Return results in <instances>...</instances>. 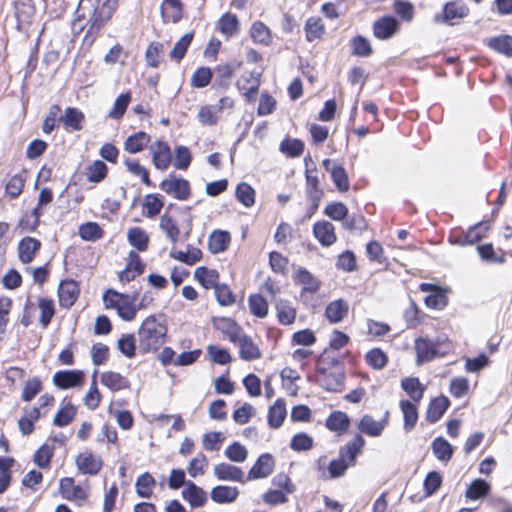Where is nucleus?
Masks as SVG:
<instances>
[{
    "mask_svg": "<svg viewBox=\"0 0 512 512\" xmlns=\"http://www.w3.org/2000/svg\"><path fill=\"white\" fill-rule=\"evenodd\" d=\"M118 6V0H80L76 10V26L81 20H87L81 30H86L84 41L92 44L101 28L112 17Z\"/></svg>",
    "mask_w": 512,
    "mask_h": 512,
    "instance_id": "nucleus-1",
    "label": "nucleus"
},
{
    "mask_svg": "<svg viewBox=\"0 0 512 512\" xmlns=\"http://www.w3.org/2000/svg\"><path fill=\"white\" fill-rule=\"evenodd\" d=\"M138 348L143 354L158 350L167 335V326L155 315L147 317L138 329Z\"/></svg>",
    "mask_w": 512,
    "mask_h": 512,
    "instance_id": "nucleus-2",
    "label": "nucleus"
},
{
    "mask_svg": "<svg viewBox=\"0 0 512 512\" xmlns=\"http://www.w3.org/2000/svg\"><path fill=\"white\" fill-rule=\"evenodd\" d=\"M226 337L239 349L241 359L252 361L261 357L259 347L253 342L251 337L246 335L243 329L230 318H226Z\"/></svg>",
    "mask_w": 512,
    "mask_h": 512,
    "instance_id": "nucleus-3",
    "label": "nucleus"
},
{
    "mask_svg": "<svg viewBox=\"0 0 512 512\" xmlns=\"http://www.w3.org/2000/svg\"><path fill=\"white\" fill-rule=\"evenodd\" d=\"M106 308H114L118 316L124 321H132L137 314V307L133 303V296H126L115 290L108 289L103 294Z\"/></svg>",
    "mask_w": 512,
    "mask_h": 512,
    "instance_id": "nucleus-4",
    "label": "nucleus"
},
{
    "mask_svg": "<svg viewBox=\"0 0 512 512\" xmlns=\"http://www.w3.org/2000/svg\"><path fill=\"white\" fill-rule=\"evenodd\" d=\"M194 278L206 289L212 288L214 297L220 306H224V284L219 283L220 274L215 269L205 266L196 268Z\"/></svg>",
    "mask_w": 512,
    "mask_h": 512,
    "instance_id": "nucleus-5",
    "label": "nucleus"
},
{
    "mask_svg": "<svg viewBox=\"0 0 512 512\" xmlns=\"http://www.w3.org/2000/svg\"><path fill=\"white\" fill-rule=\"evenodd\" d=\"M160 189L179 200H186L190 195L189 182L183 178H176L173 173L161 182Z\"/></svg>",
    "mask_w": 512,
    "mask_h": 512,
    "instance_id": "nucleus-6",
    "label": "nucleus"
},
{
    "mask_svg": "<svg viewBox=\"0 0 512 512\" xmlns=\"http://www.w3.org/2000/svg\"><path fill=\"white\" fill-rule=\"evenodd\" d=\"M317 373L321 376L318 383L330 392L341 391L344 384V373L340 370L329 372L325 367L318 366Z\"/></svg>",
    "mask_w": 512,
    "mask_h": 512,
    "instance_id": "nucleus-7",
    "label": "nucleus"
},
{
    "mask_svg": "<svg viewBox=\"0 0 512 512\" xmlns=\"http://www.w3.org/2000/svg\"><path fill=\"white\" fill-rule=\"evenodd\" d=\"M469 14V8L462 3L455 1L447 2L443 7L442 14L435 15L436 22H444L452 25L453 19H463Z\"/></svg>",
    "mask_w": 512,
    "mask_h": 512,
    "instance_id": "nucleus-8",
    "label": "nucleus"
},
{
    "mask_svg": "<svg viewBox=\"0 0 512 512\" xmlns=\"http://www.w3.org/2000/svg\"><path fill=\"white\" fill-rule=\"evenodd\" d=\"M58 122L62 124L67 131H80L85 123L84 113L76 107H67L64 113L58 118Z\"/></svg>",
    "mask_w": 512,
    "mask_h": 512,
    "instance_id": "nucleus-9",
    "label": "nucleus"
},
{
    "mask_svg": "<svg viewBox=\"0 0 512 512\" xmlns=\"http://www.w3.org/2000/svg\"><path fill=\"white\" fill-rule=\"evenodd\" d=\"M274 459L269 453L260 455L248 472L246 480H257L268 477L274 469Z\"/></svg>",
    "mask_w": 512,
    "mask_h": 512,
    "instance_id": "nucleus-10",
    "label": "nucleus"
},
{
    "mask_svg": "<svg viewBox=\"0 0 512 512\" xmlns=\"http://www.w3.org/2000/svg\"><path fill=\"white\" fill-rule=\"evenodd\" d=\"M399 29V22L393 16H384L373 24V34L377 39L388 40Z\"/></svg>",
    "mask_w": 512,
    "mask_h": 512,
    "instance_id": "nucleus-11",
    "label": "nucleus"
},
{
    "mask_svg": "<svg viewBox=\"0 0 512 512\" xmlns=\"http://www.w3.org/2000/svg\"><path fill=\"white\" fill-rule=\"evenodd\" d=\"M78 470L83 474L97 475L103 465L102 459L89 451L80 453L76 458Z\"/></svg>",
    "mask_w": 512,
    "mask_h": 512,
    "instance_id": "nucleus-12",
    "label": "nucleus"
},
{
    "mask_svg": "<svg viewBox=\"0 0 512 512\" xmlns=\"http://www.w3.org/2000/svg\"><path fill=\"white\" fill-rule=\"evenodd\" d=\"M152 161L159 170H166L171 163V151L169 145L164 141H156L150 146Z\"/></svg>",
    "mask_w": 512,
    "mask_h": 512,
    "instance_id": "nucleus-13",
    "label": "nucleus"
},
{
    "mask_svg": "<svg viewBox=\"0 0 512 512\" xmlns=\"http://www.w3.org/2000/svg\"><path fill=\"white\" fill-rule=\"evenodd\" d=\"M79 295V287L76 281L66 279L60 282L58 287L59 303L62 307L70 308Z\"/></svg>",
    "mask_w": 512,
    "mask_h": 512,
    "instance_id": "nucleus-14",
    "label": "nucleus"
},
{
    "mask_svg": "<svg viewBox=\"0 0 512 512\" xmlns=\"http://www.w3.org/2000/svg\"><path fill=\"white\" fill-rule=\"evenodd\" d=\"M84 374L80 370L58 371L53 376V383L61 389H68L82 384Z\"/></svg>",
    "mask_w": 512,
    "mask_h": 512,
    "instance_id": "nucleus-15",
    "label": "nucleus"
},
{
    "mask_svg": "<svg viewBox=\"0 0 512 512\" xmlns=\"http://www.w3.org/2000/svg\"><path fill=\"white\" fill-rule=\"evenodd\" d=\"M313 234L320 244L325 247L333 245L337 240L335 227L329 221L316 222L313 225Z\"/></svg>",
    "mask_w": 512,
    "mask_h": 512,
    "instance_id": "nucleus-16",
    "label": "nucleus"
},
{
    "mask_svg": "<svg viewBox=\"0 0 512 512\" xmlns=\"http://www.w3.org/2000/svg\"><path fill=\"white\" fill-rule=\"evenodd\" d=\"M41 245V242L36 238L29 236L22 238L18 244L19 260L24 264L31 263Z\"/></svg>",
    "mask_w": 512,
    "mask_h": 512,
    "instance_id": "nucleus-17",
    "label": "nucleus"
},
{
    "mask_svg": "<svg viewBox=\"0 0 512 512\" xmlns=\"http://www.w3.org/2000/svg\"><path fill=\"white\" fill-rule=\"evenodd\" d=\"M388 423V412L382 421H376L371 415H364L359 424L358 429L361 433H364L371 437H378L382 434L385 426Z\"/></svg>",
    "mask_w": 512,
    "mask_h": 512,
    "instance_id": "nucleus-18",
    "label": "nucleus"
},
{
    "mask_svg": "<svg viewBox=\"0 0 512 512\" xmlns=\"http://www.w3.org/2000/svg\"><path fill=\"white\" fill-rule=\"evenodd\" d=\"M415 350L417 353V364L429 362L438 355L437 343L424 337H419L415 340Z\"/></svg>",
    "mask_w": 512,
    "mask_h": 512,
    "instance_id": "nucleus-19",
    "label": "nucleus"
},
{
    "mask_svg": "<svg viewBox=\"0 0 512 512\" xmlns=\"http://www.w3.org/2000/svg\"><path fill=\"white\" fill-rule=\"evenodd\" d=\"M183 14V4L180 0H163L161 4V16L164 23L171 21L178 23Z\"/></svg>",
    "mask_w": 512,
    "mask_h": 512,
    "instance_id": "nucleus-20",
    "label": "nucleus"
},
{
    "mask_svg": "<svg viewBox=\"0 0 512 512\" xmlns=\"http://www.w3.org/2000/svg\"><path fill=\"white\" fill-rule=\"evenodd\" d=\"M450 405V401L446 396H439L432 399L428 405L426 412V420L429 423L438 422Z\"/></svg>",
    "mask_w": 512,
    "mask_h": 512,
    "instance_id": "nucleus-21",
    "label": "nucleus"
},
{
    "mask_svg": "<svg viewBox=\"0 0 512 512\" xmlns=\"http://www.w3.org/2000/svg\"><path fill=\"white\" fill-rule=\"evenodd\" d=\"M60 491L62 496L67 500H86L88 497L85 490L79 485H74L73 478L69 477L61 479Z\"/></svg>",
    "mask_w": 512,
    "mask_h": 512,
    "instance_id": "nucleus-22",
    "label": "nucleus"
},
{
    "mask_svg": "<svg viewBox=\"0 0 512 512\" xmlns=\"http://www.w3.org/2000/svg\"><path fill=\"white\" fill-rule=\"evenodd\" d=\"M238 90L247 98L248 101L255 99L258 93L259 80L250 73L243 74L237 80Z\"/></svg>",
    "mask_w": 512,
    "mask_h": 512,
    "instance_id": "nucleus-23",
    "label": "nucleus"
},
{
    "mask_svg": "<svg viewBox=\"0 0 512 512\" xmlns=\"http://www.w3.org/2000/svg\"><path fill=\"white\" fill-rule=\"evenodd\" d=\"M101 383L113 392L128 389L129 380L118 372L107 371L101 374Z\"/></svg>",
    "mask_w": 512,
    "mask_h": 512,
    "instance_id": "nucleus-24",
    "label": "nucleus"
},
{
    "mask_svg": "<svg viewBox=\"0 0 512 512\" xmlns=\"http://www.w3.org/2000/svg\"><path fill=\"white\" fill-rule=\"evenodd\" d=\"M349 306L343 299L329 303L325 309V316L330 323H338L348 314Z\"/></svg>",
    "mask_w": 512,
    "mask_h": 512,
    "instance_id": "nucleus-25",
    "label": "nucleus"
},
{
    "mask_svg": "<svg viewBox=\"0 0 512 512\" xmlns=\"http://www.w3.org/2000/svg\"><path fill=\"white\" fill-rule=\"evenodd\" d=\"M150 139H151L150 135L147 134L146 132L140 131V132L134 133V134L130 135L125 140L124 149L128 153H132V154L139 153L150 142Z\"/></svg>",
    "mask_w": 512,
    "mask_h": 512,
    "instance_id": "nucleus-26",
    "label": "nucleus"
},
{
    "mask_svg": "<svg viewBox=\"0 0 512 512\" xmlns=\"http://www.w3.org/2000/svg\"><path fill=\"white\" fill-rule=\"evenodd\" d=\"M401 387L410 396V398L413 400V403H419L423 398L425 387L421 384L418 378H404L401 381Z\"/></svg>",
    "mask_w": 512,
    "mask_h": 512,
    "instance_id": "nucleus-27",
    "label": "nucleus"
},
{
    "mask_svg": "<svg viewBox=\"0 0 512 512\" xmlns=\"http://www.w3.org/2000/svg\"><path fill=\"white\" fill-rule=\"evenodd\" d=\"M400 408L404 417L403 428L406 432H410L415 427L418 420V411L416 403H413L408 400H401Z\"/></svg>",
    "mask_w": 512,
    "mask_h": 512,
    "instance_id": "nucleus-28",
    "label": "nucleus"
},
{
    "mask_svg": "<svg viewBox=\"0 0 512 512\" xmlns=\"http://www.w3.org/2000/svg\"><path fill=\"white\" fill-rule=\"evenodd\" d=\"M182 495L192 507L202 506L207 499L206 493L191 481L186 483V488L182 491Z\"/></svg>",
    "mask_w": 512,
    "mask_h": 512,
    "instance_id": "nucleus-29",
    "label": "nucleus"
},
{
    "mask_svg": "<svg viewBox=\"0 0 512 512\" xmlns=\"http://www.w3.org/2000/svg\"><path fill=\"white\" fill-rule=\"evenodd\" d=\"M486 44L497 53L512 57V36L499 35L492 37L487 40Z\"/></svg>",
    "mask_w": 512,
    "mask_h": 512,
    "instance_id": "nucleus-30",
    "label": "nucleus"
},
{
    "mask_svg": "<svg viewBox=\"0 0 512 512\" xmlns=\"http://www.w3.org/2000/svg\"><path fill=\"white\" fill-rule=\"evenodd\" d=\"M286 417V406L283 399H277L268 412V424L272 428H279Z\"/></svg>",
    "mask_w": 512,
    "mask_h": 512,
    "instance_id": "nucleus-31",
    "label": "nucleus"
},
{
    "mask_svg": "<svg viewBox=\"0 0 512 512\" xmlns=\"http://www.w3.org/2000/svg\"><path fill=\"white\" fill-rule=\"evenodd\" d=\"M365 445V440L361 435H356L340 450V456L345 460L349 459L351 464L355 463V459Z\"/></svg>",
    "mask_w": 512,
    "mask_h": 512,
    "instance_id": "nucleus-32",
    "label": "nucleus"
},
{
    "mask_svg": "<svg viewBox=\"0 0 512 512\" xmlns=\"http://www.w3.org/2000/svg\"><path fill=\"white\" fill-rule=\"evenodd\" d=\"M15 17L19 23L30 22L35 14L32 0H14Z\"/></svg>",
    "mask_w": 512,
    "mask_h": 512,
    "instance_id": "nucleus-33",
    "label": "nucleus"
},
{
    "mask_svg": "<svg viewBox=\"0 0 512 512\" xmlns=\"http://www.w3.org/2000/svg\"><path fill=\"white\" fill-rule=\"evenodd\" d=\"M431 448L435 457L443 462L449 461L453 456L452 445L443 437H437L433 440Z\"/></svg>",
    "mask_w": 512,
    "mask_h": 512,
    "instance_id": "nucleus-34",
    "label": "nucleus"
},
{
    "mask_svg": "<svg viewBox=\"0 0 512 512\" xmlns=\"http://www.w3.org/2000/svg\"><path fill=\"white\" fill-rule=\"evenodd\" d=\"M349 424V417L342 411H334L326 419V427L334 432H345Z\"/></svg>",
    "mask_w": 512,
    "mask_h": 512,
    "instance_id": "nucleus-35",
    "label": "nucleus"
},
{
    "mask_svg": "<svg viewBox=\"0 0 512 512\" xmlns=\"http://www.w3.org/2000/svg\"><path fill=\"white\" fill-rule=\"evenodd\" d=\"M296 279L303 285L304 292L314 293L319 290L321 282L316 279L308 270L300 268L296 273Z\"/></svg>",
    "mask_w": 512,
    "mask_h": 512,
    "instance_id": "nucleus-36",
    "label": "nucleus"
},
{
    "mask_svg": "<svg viewBox=\"0 0 512 512\" xmlns=\"http://www.w3.org/2000/svg\"><path fill=\"white\" fill-rule=\"evenodd\" d=\"M107 172V165L101 160H95L86 168V177L89 182L100 183L106 178Z\"/></svg>",
    "mask_w": 512,
    "mask_h": 512,
    "instance_id": "nucleus-37",
    "label": "nucleus"
},
{
    "mask_svg": "<svg viewBox=\"0 0 512 512\" xmlns=\"http://www.w3.org/2000/svg\"><path fill=\"white\" fill-rule=\"evenodd\" d=\"M127 238L129 243L138 251H145L148 248L149 237L142 228L134 227L129 229Z\"/></svg>",
    "mask_w": 512,
    "mask_h": 512,
    "instance_id": "nucleus-38",
    "label": "nucleus"
},
{
    "mask_svg": "<svg viewBox=\"0 0 512 512\" xmlns=\"http://www.w3.org/2000/svg\"><path fill=\"white\" fill-rule=\"evenodd\" d=\"M306 39L312 42L320 39L325 33V27L319 17H310L305 23Z\"/></svg>",
    "mask_w": 512,
    "mask_h": 512,
    "instance_id": "nucleus-39",
    "label": "nucleus"
},
{
    "mask_svg": "<svg viewBox=\"0 0 512 512\" xmlns=\"http://www.w3.org/2000/svg\"><path fill=\"white\" fill-rule=\"evenodd\" d=\"M279 150L288 157H299L304 150V143L300 139L285 138L280 142Z\"/></svg>",
    "mask_w": 512,
    "mask_h": 512,
    "instance_id": "nucleus-40",
    "label": "nucleus"
},
{
    "mask_svg": "<svg viewBox=\"0 0 512 512\" xmlns=\"http://www.w3.org/2000/svg\"><path fill=\"white\" fill-rule=\"evenodd\" d=\"M52 200V191L49 188H43L38 195V206L32 211L33 223L29 226L31 231H34L39 225L40 208L49 204Z\"/></svg>",
    "mask_w": 512,
    "mask_h": 512,
    "instance_id": "nucleus-41",
    "label": "nucleus"
},
{
    "mask_svg": "<svg viewBox=\"0 0 512 512\" xmlns=\"http://www.w3.org/2000/svg\"><path fill=\"white\" fill-rule=\"evenodd\" d=\"M490 491V485L482 479H475L466 490V497L471 500H477L485 497Z\"/></svg>",
    "mask_w": 512,
    "mask_h": 512,
    "instance_id": "nucleus-42",
    "label": "nucleus"
},
{
    "mask_svg": "<svg viewBox=\"0 0 512 512\" xmlns=\"http://www.w3.org/2000/svg\"><path fill=\"white\" fill-rule=\"evenodd\" d=\"M38 307L41 312L40 323L44 328H46L55 315L54 301L52 299L40 297L38 299Z\"/></svg>",
    "mask_w": 512,
    "mask_h": 512,
    "instance_id": "nucleus-43",
    "label": "nucleus"
},
{
    "mask_svg": "<svg viewBox=\"0 0 512 512\" xmlns=\"http://www.w3.org/2000/svg\"><path fill=\"white\" fill-rule=\"evenodd\" d=\"M342 224L346 230L352 233L361 234L367 229L366 219L361 214H348Z\"/></svg>",
    "mask_w": 512,
    "mask_h": 512,
    "instance_id": "nucleus-44",
    "label": "nucleus"
},
{
    "mask_svg": "<svg viewBox=\"0 0 512 512\" xmlns=\"http://www.w3.org/2000/svg\"><path fill=\"white\" fill-rule=\"evenodd\" d=\"M193 32L186 33L183 35L174 45L173 49L170 51V58L179 62L183 59L186 54V51L193 40Z\"/></svg>",
    "mask_w": 512,
    "mask_h": 512,
    "instance_id": "nucleus-45",
    "label": "nucleus"
},
{
    "mask_svg": "<svg viewBox=\"0 0 512 512\" xmlns=\"http://www.w3.org/2000/svg\"><path fill=\"white\" fill-rule=\"evenodd\" d=\"M76 415V408L70 403H66L55 415L53 424L58 427H64L70 424Z\"/></svg>",
    "mask_w": 512,
    "mask_h": 512,
    "instance_id": "nucleus-46",
    "label": "nucleus"
},
{
    "mask_svg": "<svg viewBox=\"0 0 512 512\" xmlns=\"http://www.w3.org/2000/svg\"><path fill=\"white\" fill-rule=\"evenodd\" d=\"M331 178L339 192L349 190V179L346 170L341 165H333L331 168Z\"/></svg>",
    "mask_w": 512,
    "mask_h": 512,
    "instance_id": "nucleus-47",
    "label": "nucleus"
},
{
    "mask_svg": "<svg viewBox=\"0 0 512 512\" xmlns=\"http://www.w3.org/2000/svg\"><path fill=\"white\" fill-rule=\"evenodd\" d=\"M277 317L281 324L290 325L294 322L296 311L287 301H278L276 303Z\"/></svg>",
    "mask_w": 512,
    "mask_h": 512,
    "instance_id": "nucleus-48",
    "label": "nucleus"
},
{
    "mask_svg": "<svg viewBox=\"0 0 512 512\" xmlns=\"http://www.w3.org/2000/svg\"><path fill=\"white\" fill-rule=\"evenodd\" d=\"M250 35L252 39L257 43L268 45L271 42V34L269 28L260 21L253 23L250 30Z\"/></svg>",
    "mask_w": 512,
    "mask_h": 512,
    "instance_id": "nucleus-49",
    "label": "nucleus"
},
{
    "mask_svg": "<svg viewBox=\"0 0 512 512\" xmlns=\"http://www.w3.org/2000/svg\"><path fill=\"white\" fill-rule=\"evenodd\" d=\"M131 100V94L129 92L120 94L115 102L114 105L109 112V117L112 119H121L126 112V109L130 103Z\"/></svg>",
    "mask_w": 512,
    "mask_h": 512,
    "instance_id": "nucleus-50",
    "label": "nucleus"
},
{
    "mask_svg": "<svg viewBox=\"0 0 512 512\" xmlns=\"http://www.w3.org/2000/svg\"><path fill=\"white\" fill-rule=\"evenodd\" d=\"M79 235L83 240L95 241L102 237L103 231L95 222H87L79 227Z\"/></svg>",
    "mask_w": 512,
    "mask_h": 512,
    "instance_id": "nucleus-51",
    "label": "nucleus"
},
{
    "mask_svg": "<svg viewBox=\"0 0 512 512\" xmlns=\"http://www.w3.org/2000/svg\"><path fill=\"white\" fill-rule=\"evenodd\" d=\"M235 195L237 200L246 207H251L255 202V191L247 183L238 184Z\"/></svg>",
    "mask_w": 512,
    "mask_h": 512,
    "instance_id": "nucleus-52",
    "label": "nucleus"
},
{
    "mask_svg": "<svg viewBox=\"0 0 512 512\" xmlns=\"http://www.w3.org/2000/svg\"><path fill=\"white\" fill-rule=\"evenodd\" d=\"M171 257L187 265H194L196 262L200 261L202 252L198 248L189 246L187 252H174L171 253Z\"/></svg>",
    "mask_w": 512,
    "mask_h": 512,
    "instance_id": "nucleus-53",
    "label": "nucleus"
},
{
    "mask_svg": "<svg viewBox=\"0 0 512 512\" xmlns=\"http://www.w3.org/2000/svg\"><path fill=\"white\" fill-rule=\"evenodd\" d=\"M155 485V479L149 473H144L136 481V491L140 497L149 498L152 494V486Z\"/></svg>",
    "mask_w": 512,
    "mask_h": 512,
    "instance_id": "nucleus-54",
    "label": "nucleus"
},
{
    "mask_svg": "<svg viewBox=\"0 0 512 512\" xmlns=\"http://www.w3.org/2000/svg\"><path fill=\"white\" fill-rule=\"evenodd\" d=\"M365 359L368 365L377 370L383 369L388 362L387 355L379 348H373L368 351Z\"/></svg>",
    "mask_w": 512,
    "mask_h": 512,
    "instance_id": "nucleus-55",
    "label": "nucleus"
},
{
    "mask_svg": "<svg viewBox=\"0 0 512 512\" xmlns=\"http://www.w3.org/2000/svg\"><path fill=\"white\" fill-rule=\"evenodd\" d=\"M249 307L251 313L259 318H264L268 313V303L266 299L259 294H254L249 297Z\"/></svg>",
    "mask_w": 512,
    "mask_h": 512,
    "instance_id": "nucleus-56",
    "label": "nucleus"
},
{
    "mask_svg": "<svg viewBox=\"0 0 512 512\" xmlns=\"http://www.w3.org/2000/svg\"><path fill=\"white\" fill-rule=\"evenodd\" d=\"M212 71L208 67H200L195 70L191 77V85L194 88L206 87L212 79Z\"/></svg>",
    "mask_w": 512,
    "mask_h": 512,
    "instance_id": "nucleus-57",
    "label": "nucleus"
},
{
    "mask_svg": "<svg viewBox=\"0 0 512 512\" xmlns=\"http://www.w3.org/2000/svg\"><path fill=\"white\" fill-rule=\"evenodd\" d=\"M325 215L335 221H344L348 215V208L342 202H332L325 207Z\"/></svg>",
    "mask_w": 512,
    "mask_h": 512,
    "instance_id": "nucleus-58",
    "label": "nucleus"
},
{
    "mask_svg": "<svg viewBox=\"0 0 512 512\" xmlns=\"http://www.w3.org/2000/svg\"><path fill=\"white\" fill-rule=\"evenodd\" d=\"M477 251L482 260L490 262V263H498L503 264L506 259L504 255H496L494 251V247L491 243H486L483 245H479L477 247Z\"/></svg>",
    "mask_w": 512,
    "mask_h": 512,
    "instance_id": "nucleus-59",
    "label": "nucleus"
},
{
    "mask_svg": "<svg viewBox=\"0 0 512 512\" xmlns=\"http://www.w3.org/2000/svg\"><path fill=\"white\" fill-rule=\"evenodd\" d=\"M352 52L360 57H367L372 53L369 40L363 36H356L351 40Z\"/></svg>",
    "mask_w": 512,
    "mask_h": 512,
    "instance_id": "nucleus-60",
    "label": "nucleus"
},
{
    "mask_svg": "<svg viewBox=\"0 0 512 512\" xmlns=\"http://www.w3.org/2000/svg\"><path fill=\"white\" fill-rule=\"evenodd\" d=\"M160 228L165 232L167 238H169L173 243L178 240L180 233L179 228L176 222L167 214L161 216Z\"/></svg>",
    "mask_w": 512,
    "mask_h": 512,
    "instance_id": "nucleus-61",
    "label": "nucleus"
},
{
    "mask_svg": "<svg viewBox=\"0 0 512 512\" xmlns=\"http://www.w3.org/2000/svg\"><path fill=\"white\" fill-rule=\"evenodd\" d=\"M61 112V107L58 104H53L50 106L48 114L46 115L42 125V130L44 133L50 134L54 130Z\"/></svg>",
    "mask_w": 512,
    "mask_h": 512,
    "instance_id": "nucleus-62",
    "label": "nucleus"
},
{
    "mask_svg": "<svg viewBox=\"0 0 512 512\" xmlns=\"http://www.w3.org/2000/svg\"><path fill=\"white\" fill-rule=\"evenodd\" d=\"M164 206L161 197L157 194H149L146 196L144 208L146 209L147 217H155L158 215Z\"/></svg>",
    "mask_w": 512,
    "mask_h": 512,
    "instance_id": "nucleus-63",
    "label": "nucleus"
},
{
    "mask_svg": "<svg viewBox=\"0 0 512 512\" xmlns=\"http://www.w3.org/2000/svg\"><path fill=\"white\" fill-rule=\"evenodd\" d=\"M119 351L127 358H133L135 356V337L133 334H124L117 343Z\"/></svg>",
    "mask_w": 512,
    "mask_h": 512,
    "instance_id": "nucleus-64",
    "label": "nucleus"
}]
</instances>
